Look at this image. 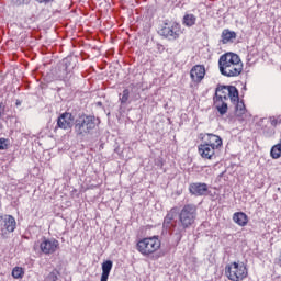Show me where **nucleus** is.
I'll return each mask as SVG.
<instances>
[{
  "label": "nucleus",
  "mask_w": 281,
  "mask_h": 281,
  "mask_svg": "<svg viewBox=\"0 0 281 281\" xmlns=\"http://www.w3.org/2000/svg\"><path fill=\"white\" fill-rule=\"evenodd\" d=\"M189 192L193 196H207L210 189L207 188V183L193 182L189 186Z\"/></svg>",
  "instance_id": "obj_11"
},
{
  "label": "nucleus",
  "mask_w": 281,
  "mask_h": 281,
  "mask_svg": "<svg viewBox=\"0 0 281 281\" xmlns=\"http://www.w3.org/2000/svg\"><path fill=\"white\" fill-rule=\"evenodd\" d=\"M213 100H229V86H220L216 88Z\"/></svg>",
  "instance_id": "obj_14"
},
{
  "label": "nucleus",
  "mask_w": 281,
  "mask_h": 281,
  "mask_svg": "<svg viewBox=\"0 0 281 281\" xmlns=\"http://www.w3.org/2000/svg\"><path fill=\"white\" fill-rule=\"evenodd\" d=\"M272 135H276V130H271L270 135H268V137H271Z\"/></svg>",
  "instance_id": "obj_29"
},
{
  "label": "nucleus",
  "mask_w": 281,
  "mask_h": 281,
  "mask_svg": "<svg viewBox=\"0 0 281 281\" xmlns=\"http://www.w3.org/2000/svg\"><path fill=\"white\" fill-rule=\"evenodd\" d=\"M220 72L226 78H236L243 74V60L234 53H226L218 59Z\"/></svg>",
  "instance_id": "obj_1"
},
{
  "label": "nucleus",
  "mask_w": 281,
  "mask_h": 281,
  "mask_svg": "<svg viewBox=\"0 0 281 281\" xmlns=\"http://www.w3.org/2000/svg\"><path fill=\"white\" fill-rule=\"evenodd\" d=\"M233 221L239 225V227H245L247 223H249V217L244 212H237L234 213Z\"/></svg>",
  "instance_id": "obj_16"
},
{
  "label": "nucleus",
  "mask_w": 281,
  "mask_h": 281,
  "mask_svg": "<svg viewBox=\"0 0 281 281\" xmlns=\"http://www.w3.org/2000/svg\"><path fill=\"white\" fill-rule=\"evenodd\" d=\"M224 273L231 281H243L249 276V270L244 262L233 261L225 266Z\"/></svg>",
  "instance_id": "obj_5"
},
{
  "label": "nucleus",
  "mask_w": 281,
  "mask_h": 281,
  "mask_svg": "<svg viewBox=\"0 0 281 281\" xmlns=\"http://www.w3.org/2000/svg\"><path fill=\"white\" fill-rule=\"evenodd\" d=\"M279 265L281 267V251H280V255H279Z\"/></svg>",
  "instance_id": "obj_30"
},
{
  "label": "nucleus",
  "mask_w": 281,
  "mask_h": 281,
  "mask_svg": "<svg viewBox=\"0 0 281 281\" xmlns=\"http://www.w3.org/2000/svg\"><path fill=\"white\" fill-rule=\"evenodd\" d=\"M233 38H236V32L229 31V30H224L222 32V43L226 45V43H229V41H233Z\"/></svg>",
  "instance_id": "obj_21"
},
{
  "label": "nucleus",
  "mask_w": 281,
  "mask_h": 281,
  "mask_svg": "<svg viewBox=\"0 0 281 281\" xmlns=\"http://www.w3.org/2000/svg\"><path fill=\"white\" fill-rule=\"evenodd\" d=\"M234 104H236V113L237 115H245L246 109H245V103L240 100L236 101Z\"/></svg>",
  "instance_id": "obj_25"
},
{
  "label": "nucleus",
  "mask_w": 281,
  "mask_h": 281,
  "mask_svg": "<svg viewBox=\"0 0 281 281\" xmlns=\"http://www.w3.org/2000/svg\"><path fill=\"white\" fill-rule=\"evenodd\" d=\"M205 66L204 65H195L190 70V78L193 85H201L203 79L205 78Z\"/></svg>",
  "instance_id": "obj_9"
},
{
  "label": "nucleus",
  "mask_w": 281,
  "mask_h": 281,
  "mask_svg": "<svg viewBox=\"0 0 281 281\" xmlns=\"http://www.w3.org/2000/svg\"><path fill=\"white\" fill-rule=\"evenodd\" d=\"M8 139L0 138V150H8Z\"/></svg>",
  "instance_id": "obj_28"
},
{
  "label": "nucleus",
  "mask_w": 281,
  "mask_h": 281,
  "mask_svg": "<svg viewBox=\"0 0 281 281\" xmlns=\"http://www.w3.org/2000/svg\"><path fill=\"white\" fill-rule=\"evenodd\" d=\"M58 247H60V243H58L57 239H46L41 243L40 249L42 254H45V256H50V254H56L58 250Z\"/></svg>",
  "instance_id": "obj_8"
},
{
  "label": "nucleus",
  "mask_w": 281,
  "mask_h": 281,
  "mask_svg": "<svg viewBox=\"0 0 281 281\" xmlns=\"http://www.w3.org/2000/svg\"><path fill=\"white\" fill-rule=\"evenodd\" d=\"M216 150L214 147L206 145V143L200 144L198 146V153L202 159H214L216 157Z\"/></svg>",
  "instance_id": "obj_12"
},
{
  "label": "nucleus",
  "mask_w": 281,
  "mask_h": 281,
  "mask_svg": "<svg viewBox=\"0 0 281 281\" xmlns=\"http://www.w3.org/2000/svg\"><path fill=\"white\" fill-rule=\"evenodd\" d=\"M182 25H184V27H194V25H196V15L186 13L182 18Z\"/></svg>",
  "instance_id": "obj_18"
},
{
  "label": "nucleus",
  "mask_w": 281,
  "mask_h": 281,
  "mask_svg": "<svg viewBox=\"0 0 281 281\" xmlns=\"http://www.w3.org/2000/svg\"><path fill=\"white\" fill-rule=\"evenodd\" d=\"M131 98V90L124 89L122 93L119 94V101L121 102V106H125V104H131L128 101Z\"/></svg>",
  "instance_id": "obj_22"
},
{
  "label": "nucleus",
  "mask_w": 281,
  "mask_h": 281,
  "mask_svg": "<svg viewBox=\"0 0 281 281\" xmlns=\"http://www.w3.org/2000/svg\"><path fill=\"white\" fill-rule=\"evenodd\" d=\"M95 126H98L95 116L81 114L75 121V134L78 137H87V135H91Z\"/></svg>",
  "instance_id": "obj_2"
},
{
  "label": "nucleus",
  "mask_w": 281,
  "mask_h": 281,
  "mask_svg": "<svg viewBox=\"0 0 281 281\" xmlns=\"http://www.w3.org/2000/svg\"><path fill=\"white\" fill-rule=\"evenodd\" d=\"M0 238H3V237H1V232H0Z\"/></svg>",
  "instance_id": "obj_31"
},
{
  "label": "nucleus",
  "mask_w": 281,
  "mask_h": 281,
  "mask_svg": "<svg viewBox=\"0 0 281 281\" xmlns=\"http://www.w3.org/2000/svg\"><path fill=\"white\" fill-rule=\"evenodd\" d=\"M16 229V218L12 215L0 216V232L3 240L10 238V234Z\"/></svg>",
  "instance_id": "obj_6"
},
{
  "label": "nucleus",
  "mask_w": 281,
  "mask_h": 281,
  "mask_svg": "<svg viewBox=\"0 0 281 281\" xmlns=\"http://www.w3.org/2000/svg\"><path fill=\"white\" fill-rule=\"evenodd\" d=\"M228 98L233 104H236L240 97L238 95V89L235 86H228Z\"/></svg>",
  "instance_id": "obj_20"
},
{
  "label": "nucleus",
  "mask_w": 281,
  "mask_h": 281,
  "mask_svg": "<svg viewBox=\"0 0 281 281\" xmlns=\"http://www.w3.org/2000/svg\"><path fill=\"white\" fill-rule=\"evenodd\" d=\"M214 106L218 111L220 115H225L228 111L227 101L221 99H213Z\"/></svg>",
  "instance_id": "obj_19"
},
{
  "label": "nucleus",
  "mask_w": 281,
  "mask_h": 281,
  "mask_svg": "<svg viewBox=\"0 0 281 281\" xmlns=\"http://www.w3.org/2000/svg\"><path fill=\"white\" fill-rule=\"evenodd\" d=\"M269 122L271 124V126H273L276 128V126H278L279 124H281V115L278 116H270L269 117Z\"/></svg>",
  "instance_id": "obj_27"
},
{
  "label": "nucleus",
  "mask_w": 281,
  "mask_h": 281,
  "mask_svg": "<svg viewBox=\"0 0 281 281\" xmlns=\"http://www.w3.org/2000/svg\"><path fill=\"white\" fill-rule=\"evenodd\" d=\"M136 249L142 256L148 258L161 249V240L157 236L145 237L137 241Z\"/></svg>",
  "instance_id": "obj_4"
},
{
  "label": "nucleus",
  "mask_w": 281,
  "mask_h": 281,
  "mask_svg": "<svg viewBox=\"0 0 281 281\" xmlns=\"http://www.w3.org/2000/svg\"><path fill=\"white\" fill-rule=\"evenodd\" d=\"M160 36L168 38V41H177L182 34L181 24L178 22H165L164 26L159 31Z\"/></svg>",
  "instance_id": "obj_7"
},
{
  "label": "nucleus",
  "mask_w": 281,
  "mask_h": 281,
  "mask_svg": "<svg viewBox=\"0 0 281 281\" xmlns=\"http://www.w3.org/2000/svg\"><path fill=\"white\" fill-rule=\"evenodd\" d=\"M270 157H272V159H280L281 158V144L280 143L272 146V148L270 150Z\"/></svg>",
  "instance_id": "obj_23"
},
{
  "label": "nucleus",
  "mask_w": 281,
  "mask_h": 281,
  "mask_svg": "<svg viewBox=\"0 0 281 281\" xmlns=\"http://www.w3.org/2000/svg\"><path fill=\"white\" fill-rule=\"evenodd\" d=\"M25 276V270L21 267H14L12 270V278L14 280H21Z\"/></svg>",
  "instance_id": "obj_24"
},
{
  "label": "nucleus",
  "mask_w": 281,
  "mask_h": 281,
  "mask_svg": "<svg viewBox=\"0 0 281 281\" xmlns=\"http://www.w3.org/2000/svg\"><path fill=\"white\" fill-rule=\"evenodd\" d=\"M200 135H201V139L204 140V144H206L207 146H211V148H215V150H218V148L223 146V139L221 138V136L216 134H200Z\"/></svg>",
  "instance_id": "obj_10"
},
{
  "label": "nucleus",
  "mask_w": 281,
  "mask_h": 281,
  "mask_svg": "<svg viewBox=\"0 0 281 281\" xmlns=\"http://www.w3.org/2000/svg\"><path fill=\"white\" fill-rule=\"evenodd\" d=\"M177 216H179V207L175 206L167 213L164 220L165 227H175V224H172V221H175Z\"/></svg>",
  "instance_id": "obj_15"
},
{
  "label": "nucleus",
  "mask_w": 281,
  "mask_h": 281,
  "mask_svg": "<svg viewBox=\"0 0 281 281\" xmlns=\"http://www.w3.org/2000/svg\"><path fill=\"white\" fill-rule=\"evenodd\" d=\"M111 269H113V261L106 260L102 263L101 281H109V276L111 274Z\"/></svg>",
  "instance_id": "obj_17"
},
{
  "label": "nucleus",
  "mask_w": 281,
  "mask_h": 281,
  "mask_svg": "<svg viewBox=\"0 0 281 281\" xmlns=\"http://www.w3.org/2000/svg\"><path fill=\"white\" fill-rule=\"evenodd\" d=\"M57 126L64 131L71 128V126H74V115L67 112L63 113L57 120Z\"/></svg>",
  "instance_id": "obj_13"
},
{
  "label": "nucleus",
  "mask_w": 281,
  "mask_h": 281,
  "mask_svg": "<svg viewBox=\"0 0 281 281\" xmlns=\"http://www.w3.org/2000/svg\"><path fill=\"white\" fill-rule=\"evenodd\" d=\"M58 276H60V272H58V270L55 269L52 272H49V274L46 277V281H57Z\"/></svg>",
  "instance_id": "obj_26"
},
{
  "label": "nucleus",
  "mask_w": 281,
  "mask_h": 281,
  "mask_svg": "<svg viewBox=\"0 0 281 281\" xmlns=\"http://www.w3.org/2000/svg\"><path fill=\"white\" fill-rule=\"evenodd\" d=\"M198 210L199 207L196 206V204L189 203L184 204L178 213L180 227L183 232L194 225V221H196L198 216Z\"/></svg>",
  "instance_id": "obj_3"
}]
</instances>
